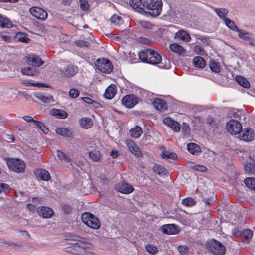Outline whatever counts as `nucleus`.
I'll use <instances>...</instances> for the list:
<instances>
[{"label": "nucleus", "instance_id": "nucleus-1", "mask_svg": "<svg viewBox=\"0 0 255 255\" xmlns=\"http://www.w3.org/2000/svg\"><path fill=\"white\" fill-rule=\"evenodd\" d=\"M130 5L140 13L155 17L161 13L162 2L161 0H131Z\"/></svg>", "mask_w": 255, "mask_h": 255}, {"label": "nucleus", "instance_id": "nucleus-2", "mask_svg": "<svg viewBox=\"0 0 255 255\" xmlns=\"http://www.w3.org/2000/svg\"><path fill=\"white\" fill-rule=\"evenodd\" d=\"M71 246L65 248V251L74 255H96L93 252L94 246L84 238L76 236L69 240Z\"/></svg>", "mask_w": 255, "mask_h": 255}, {"label": "nucleus", "instance_id": "nucleus-3", "mask_svg": "<svg viewBox=\"0 0 255 255\" xmlns=\"http://www.w3.org/2000/svg\"><path fill=\"white\" fill-rule=\"evenodd\" d=\"M83 223L91 228L97 229L100 227L101 223L98 219L90 213H84L81 216Z\"/></svg>", "mask_w": 255, "mask_h": 255}, {"label": "nucleus", "instance_id": "nucleus-4", "mask_svg": "<svg viewBox=\"0 0 255 255\" xmlns=\"http://www.w3.org/2000/svg\"><path fill=\"white\" fill-rule=\"evenodd\" d=\"M207 246L209 251L215 255H223L225 253V246L215 239L208 241Z\"/></svg>", "mask_w": 255, "mask_h": 255}, {"label": "nucleus", "instance_id": "nucleus-5", "mask_svg": "<svg viewBox=\"0 0 255 255\" xmlns=\"http://www.w3.org/2000/svg\"><path fill=\"white\" fill-rule=\"evenodd\" d=\"M7 164L9 169L17 173L23 172L26 167L24 161L15 158L8 159Z\"/></svg>", "mask_w": 255, "mask_h": 255}, {"label": "nucleus", "instance_id": "nucleus-6", "mask_svg": "<svg viewBox=\"0 0 255 255\" xmlns=\"http://www.w3.org/2000/svg\"><path fill=\"white\" fill-rule=\"evenodd\" d=\"M95 66L99 71L104 73H109L113 70L111 62L105 58L97 60L95 62Z\"/></svg>", "mask_w": 255, "mask_h": 255}, {"label": "nucleus", "instance_id": "nucleus-7", "mask_svg": "<svg viewBox=\"0 0 255 255\" xmlns=\"http://www.w3.org/2000/svg\"><path fill=\"white\" fill-rule=\"evenodd\" d=\"M151 64L153 65L158 64V66L161 68L168 69L170 67L169 60L166 59L163 61L161 55L158 52L153 50H152V53Z\"/></svg>", "mask_w": 255, "mask_h": 255}, {"label": "nucleus", "instance_id": "nucleus-8", "mask_svg": "<svg viewBox=\"0 0 255 255\" xmlns=\"http://www.w3.org/2000/svg\"><path fill=\"white\" fill-rule=\"evenodd\" d=\"M226 128L231 134H237L241 131L242 126L238 121L231 120L227 123Z\"/></svg>", "mask_w": 255, "mask_h": 255}, {"label": "nucleus", "instance_id": "nucleus-9", "mask_svg": "<svg viewBox=\"0 0 255 255\" xmlns=\"http://www.w3.org/2000/svg\"><path fill=\"white\" fill-rule=\"evenodd\" d=\"M122 104L128 108L133 107L138 103L137 97L132 94L125 96L122 100Z\"/></svg>", "mask_w": 255, "mask_h": 255}, {"label": "nucleus", "instance_id": "nucleus-10", "mask_svg": "<svg viewBox=\"0 0 255 255\" xmlns=\"http://www.w3.org/2000/svg\"><path fill=\"white\" fill-rule=\"evenodd\" d=\"M31 14L37 19L44 20L47 17V12L43 9L37 7H33L30 8Z\"/></svg>", "mask_w": 255, "mask_h": 255}, {"label": "nucleus", "instance_id": "nucleus-11", "mask_svg": "<svg viewBox=\"0 0 255 255\" xmlns=\"http://www.w3.org/2000/svg\"><path fill=\"white\" fill-rule=\"evenodd\" d=\"M125 143L129 151L135 155L140 157L142 156V153L135 143L131 139H127L125 141Z\"/></svg>", "mask_w": 255, "mask_h": 255}, {"label": "nucleus", "instance_id": "nucleus-12", "mask_svg": "<svg viewBox=\"0 0 255 255\" xmlns=\"http://www.w3.org/2000/svg\"><path fill=\"white\" fill-rule=\"evenodd\" d=\"M115 188L118 192L124 194H129L134 190V188L131 185L126 182L117 184Z\"/></svg>", "mask_w": 255, "mask_h": 255}, {"label": "nucleus", "instance_id": "nucleus-13", "mask_svg": "<svg viewBox=\"0 0 255 255\" xmlns=\"http://www.w3.org/2000/svg\"><path fill=\"white\" fill-rule=\"evenodd\" d=\"M37 212L39 215L43 218H50L54 215V211L50 208L46 206H41L38 209Z\"/></svg>", "mask_w": 255, "mask_h": 255}, {"label": "nucleus", "instance_id": "nucleus-14", "mask_svg": "<svg viewBox=\"0 0 255 255\" xmlns=\"http://www.w3.org/2000/svg\"><path fill=\"white\" fill-rule=\"evenodd\" d=\"M238 36L244 40L246 43L251 46H254V41L252 38V34L242 30H240L238 32Z\"/></svg>", "mask_w": 255, "mask_h": 255}, {"label": "nucleus", "instance_id": "nucleus-15", "mask_svg": "<svg viewBox=\"0 0 255 255\" xmlns=\"http://www.w3.org/2000/svg\"><path fill=\"white\" fill-rule=\"evenodd\" d=\"M27 62L34 67H39L43 63L42 60L37 55H30L26 57Z\"/></svg>", "mask_w": 255, "mask_h": 255}, {"label": "nucleus", "instance_id": "nucleus-16", "mask_svg": "<svg viewBox=\"0 0 255 255\" xmlns=\"http://www.w3.org/2000/svg\"><path fill=\"white\" fill-rule=\"evenodd\" d=\"M78 71L77 66L70 65L61 69V73L65 76L69 77L74 75Z\"/></svg>", "mask_w": 255, "mask_h": 255}, {"label": "nucleus", "instance_id": "nucleus-17", "mask_svg": "<svg viewBox=\"0 0 255 255\" xmlns=\"http://www.w3.org/2000/svg\"><path fill=\"white\" fill-rule=\"evenodd\" d=\"M152 50L146 49L139 53L140 59L143 62L151 64Z\"/></svg>", "mask_w": 255, "mask_h": 255}, {"label": "nucleus", "instance_id": "nucleus-18", "mask_svg": "<svg viewBox=\"0 0 255 255\" xmlns=\"http://www.w3.org/2000/svg\"><path fill=\"white\" fill-rule=\"evenodd\" d=\"M240 136L241 140L249 142L254 140L255 134L254 130L250 128L247 129L245 131H243Z\"/></svg>", "mask_w": 255, "mask_h": 255}, {"label": "nucleus", "instance_id": "nucleus-19", "mask_svg": "<svg viewBox=\"0 0 255 255\" xmlns=\"http://www.w3.org/2000/svg\"><path fill=\"white\" fill-rule=\"evenodd\" d=\"M34 173L42 180L48 181L50 178L49 173L45 169H37L34 171Z\"/></svg>", "mask_w": 255, "mask_h": 255}, {"label": "nucleus", "instance_id": "nucleus-20", "mask_svg": "<svg viewBox=\"0 0 255 255\" xmlns=\"http://www.w3.org/2000/svg\"><path fill=\"white\" fill-rule=\"evenodd\" d=\"M162 230L164 233L167 234H175L178 233V230L174 224L165 225L162 227Z\"/></svg>", "mask_w": 255, "mask_h": 255}, {"label": "nucleus", "instance_id": "nucleus-21", "mask_svg": "<svg viewBox=\"0 0 255 255\" xmlns=\"http://www.w3.org/2000/svg\"><path fill=\"white\" fill-rule=\"evenodd\" d=\"M170 49L171 51L179 55L184 56L186 52L184 48L177 43H172L170 45Z\"/></svg>", "mask_w": 255, "mask_h": 255}, {"label": "nucleus", "instance_id": "nucleus-22", "mask_svg": "<svg viewBox=\"0 0 255 255\" xmlns=\"http://www.w3.org/2000/svg\"><path fill=\"white\" fill-rule=\"evenodd\" d=\"M21 72L23 74L29 75V76H36L37 75L39 71L35 67H28L27 68H22L21 69Z\"/></svg>", "mask_w": 255, "mask_h": 255}, {"label": "nucleus", "instance_id": "nucleus-23", "mask_svg": "<svg viewBox=\"0 0 255 255\" xmlns=\"http://www.w3.org/2000/svg\"><path fill=\"white\" fill-rule=\"evenodd\" d=\"M55 131L57 134L68 138H71L73 135L72 131L66 128H57Z\"/></svg>", "mask_w": 255, "mask_h": 255}, {"label": "nucleus", "instance_id": "nucleus-24", "mask_svg": "<svg viewBox=\"0 0 255 255\" xmlns=\"http://www.w3.org/2000/svg\"><path fill=\"white\" fill-rule=\"evenodd\" d=\"M89 158L93 162H100L101 159V154L99 150L94 149L88 152Z\"/></svg>", "mask_w": 255, "mask_h": 255}, {"label": "nucleus", "instance_id": "nucleus-25", "mask_svg": "<svg viewBox=\"0 0 255 255\" xmlns=\"http://www.w3.org/2000/svg\"><path fill=\"white\" fill-rule=\"evenodd\" d=\"M116 93V87L115 85H110L106 89L104 96L106 98L111 99L114 97Z\"/></svg>", "mask_w": 255, "mask_h": 255}, {"label": "nucleus", "instance_id": "nucleus-26", "mask_svg": "<svg viewBox=\"0 0 255 255\" xmlns=\"http://www.w3.org/2000/svg\"><path fill=\"white\" fill-rule=\"evenodd\" d=\"M79 123L81 127L85 129L89 128L93 124L92 119L88 117L82 118L80 120Z\"/></svg>", "mask_w": 255, "mask_h": 255}, {"label": "nucleus", "instance_id": "nucleus-27", "mask_svg": "<svg viewBox=\"0 0 255 255\" xmlns=\"http://www.w3.org/2000/svg\"><path fill=\"white\" fill-rule=\"evenodd\" d=\"M176 38L185 42H189L191 38L190 35L184 30H179L176 33Z\"/></svg>", "mask_w": 255, "mask_h": 255}, {"label": "nucleus", "instance_id": "nucleus-28", "mask_svg": "<svg viewBox=\"0 0 255 255\" xmlns=\"http://www.w3.org/2000/svg\"><path fill=\"white\" fill-rule=\"evenodd\" d=\"M50 113L52 115L58 118L65 119L68 117L67 113L62 110L53 109L51 110Z\"/></svg>", "mask_w": 255, "mask_h": 255}, {"label": "nucleus", "instance_id": "nucleus-29", "mask_svg": "<svg viewBox=\"0 0 255 255\" xmlns=\"http://www.w3.org/2000/svg\"><path fill=\"white\" fill-rule=\"evenodd\" d=\"M153 104L154 107L158 110H165L166 109V103L163 100L157 98L154 100Z\"/></svg>", "mask_w": 255, "mask_h": 255}, {"label": "nucleus", "instance_id": "nucleus-30", "mask_svg": "<svg viewBox=\"0 0 255 255\" xmlns=\"http://www.w3.org/2000/svg\"><path fill=\"white\" fill-rule=\"evenodd\" d=\"M130 136L134 138L139 137L143 133L142 129L139 126H136L129 130Z\"/></svg>", "mask_w": 255, "mask_h": 255}, {"label": "nucleus", "instance_id": "nucleus-31", "mask_svg": "<svg viewBox=\"0 0 255 255\" xmlns=\"http://www.w3.org/2000/svg\"><path fill=\"white\" fill-rule=\"evenodd\" d=\"M188 151L192 154L198 155L201 152L200 147L195 143H190L187 145Z\"/></svg>", "mask_w": 255, "mask_h": 255}, {"label": "nucleus", "instance_id": "nucleus-32", "mask_svg": "<svg viewBox=\"0 0 255 255\" xmlns=\"http://www.w3.org/2000/svg\"><path fill=\"white\" fill-rule=\"evenodd\" d=\"M193 63L196 67L199 68H203L206 65L205 60L200 56H197L194 58Z\"/></svg>", "mask_w": 255, "mask_h": 255}, {"label": "nucleus", "instance_id": "nucleus-33", "mask_svg": "<svg viewBox=\"0 0 255 255\" xmlns=\"http://www.w3.org/2000/svg\"><path fill=\"white\" fill-rule=\"evenodd\" d=\"M13 24L7 18L0 15V26L3 28H10L12 27Z\"/></svg>", "mask_w": 255, "mask_h": 255}, {"label": "nucleus", "instance_id": "nucleus-34", "mask_svg": "<svg viewBox=\"0 0 255 255\" xmlns=\"http://www.w3.org/2000/svg\"><path fill=\"white\" fill-rule=\"evenodd\" d=\"M253 235V231L249 229H245L241 233L242 238L246 240V241L248 243L251 240Z\"/></svg>", "mask_w": 255, "mask_h": 255}, {"label": "nucleus", "instance_id": "nucleus-35", "mask_svg": "<svg viewBox=\"0 0 255 255\" xmlns=\"http://www.w3.org/2000/svg\"><path fill=\"white\" fill-rule=\"evenodd\" d=\"M214 11L217 15L221 19H222L224 21H225V19H227L228 18L226 17L227 14L229 13V10L226 8H214Z\"/></svg>", "mask_w": 255, "mask_h": 255}, {"label": "nucleus", "instance_id": "nucleus-36", "mask_svg": "<svg viewBox=\"0 0 255 255\" xmlns=\"http://www.w3.org/2000/svg\"><path fill=\"white\" fill-rule=\"evenodd\" d=\"M153 169L155 172L160 176L165 175L168 173L167 170L162 165H155Z\"/></svg>", "mask_w": 255, "mask_h": 255}, {"label": "nucleus", "instance_id": "nucleus-37", "mask_svg": "<svg viewBox=\"0 0 255 255\" xmlns=\"http://www.w3.org/2000/svg\"><path fill=\"white\" fill-rule=\"evenodd\" d=\"M236 80L242 86L245 88H249L250 86L249 82L243 77L237 76L236 78Z\"/></svg>", "mask_w": 255, "mask_h": 255}, {"label": "nucleus", "instance_id": "nucleus-38", "mask_svg": "<svg viewBox=\"0 0 255 255\" xmlns=\"http://www.w3.org/2000/svg\"><path fill=\"white\" fill-rule=\"evenodd\" d=\"M244 182L247 187L255 190V178H247L244 180Z\"/></svg>", "mask_w": 255, "mask_h": 255}, {"label": "nucleus", "instance_id": "nucleus-39", "mask_svg": "<svg viewBox=\"0 0 255 255\" xmlns=\"http://www.w3.org/2000/svg\"><path fill=\"white\" fill-rule=\"evenodd\" d=\"M224 22L226 25L233 31L238 32L240 30L237 26L235 23L230 19H225Z\"/></svg>", "mask_w": 255, "mask_h": 255}, {"label": "nucleus", "instance_id": "nucleus-40", "mask_svg": "<svg viewBox=\"0 0 255 255\" xmlns=\"http://www.w3.org/2000/svg\"><path fill=\"white\" fill-rule=\"evenodd\" d=\"M162 157L164 159H170L172 160H175L177 156L175 153L165 151L162 153Z\"/></svg>", "mask_w": 255, "mask_h": 255}, {"label": "nucleus", "instance_id": "nucleus-41", "mask_svg": "<svg viewBox=\"0 0 255 255\" xmlns=\"http://www.w3.org/2000/svg\"><path fill=\"white\" fill-rule=\"evenodd\" d=\"M182 203L183 205L186 206L191 207L195 205L196 202L194 199L190 197H187L184 199L182 200Z\"/></svg>", "mask_w": 255, "mask_h": 255}, {"label": "nucleus", "instance_id": "nucleus-42", "mask_svg": "<svg viewBox=\"0 0 255 255\" xmlns=\"http://www.w3.org/2000/svg\"><path fill=\"white\" fill-rule=\"evenodd\" d=\"M246 171L252 174H255V165L251 163H247L245 166Z\"/></svg>", "mask_w": 255, "mask_h": 255}, {"label": "nucleus", "instance_id": "nucleus-43", "mask_svg": "<svg viewBox=\"0 0 255 255\" xmlns=\"http://www.w3.org/2000/svg\"><path fill=\"white\" fill-rule=\"evenodd\" d=\"M35 96L37 99L45 103H49L50 102V97L46 96L41 93L36 94Z\"/></svg>", "mask_w": 255, "mask_h": 255}, {"label": "nucleus", "instance_id": "nucleus-44", "mask_svg": "<svg viewBox=\"0 0 255 255\" xmlns=\"http://www.w3.org/2000/svg\"><path fill=\"white\" fill-rule=\"evenodd\" d=\"M147 251L152 255H155L158 252V249L156 247L153 245L149 244L146 246Z\"/></svg>", "mask_w": 255, "mask_h": 255}, {"label": "nucleus", "instance_id": "nucleus-45", "mask_svg": "<svg viewBox=\"0 0 255 255\" xmlns=\"http://www.w3.org/2000/svg\"><path fill=\"white\" fill-rule=\"evenodd\" d=\"M61 209L62 211L66 214H70L72 211L71 206L68 204H63Z\"/></svg>", "mask_w": 255, "mask_h": 255}, {"label": "nucleus", "instance_id": "nucleus-46", "mask_svg": "<svg viewBox=\"0 0 255 255\" xmlns=\"http://www.w3.org/2000/svg\"><path fill=\"white\" fill-rule=\"evenodd\" d=\"M210 69L214 72L218 73L220 72V68L219 65L215 62H211L210 63Z\"/></svg>", "mask_w": 255, "mask_h": 255}, {"label": "nucleus", "instance_id": "nucleus-47", "mask_svg": "<svg viewBox=\"0 0 255 255\" xmlns=\"http://www.w3.org/2000/svg\"><path fill=\"white\" fill-rule=\"evenodd\" d=\"M139 24L142 27L147 29H152L154 26L153 24L146 21H140Z\"/></svg>", "mask_w": 255, "mask_h": 255}, {"label": "nucleus", "instance_id": "nucleus-48", "mask_svg": "<svg viewBox=\"0 0 255 255\" xmlns=\"http://www.w3.org/2000/svg\"><path fill=\"white\" fill-rule=\"evenodd\" d=\"M80 8L84 11L88 10L89 8V4L87 1L86 0H79Z\"/></svg>", "mask_w": 255, "mask_h": 255}, {"label": "nucleus", "instance_id": "nucleus-49", "mask_svg": "<svg viewBox=\"0 0 255 255\" xmlns=\"http://www.w3.org/2000/svg\"><path fill=\"white\" fill-rule=\"evenodd\" d=\"M182 132L186 135H188L190 133V128L189 125L187 123H183L182 125Z\"/></svg>", "mask_w": 255, "mask_h": 255}, {"label": "nucleus", "instance_id": "nucleus-50", "mask_svg": "<svg viewBox=\"0 0 255 255\" xmlns=\"http://www.w3.org/2000/svg\"><path fill=\"white\" fill-rule=\"evenodd\" d=\"M110 20L114 24L118 25L120 23L121 18L119 16L114 15L111 17Z\"/></svg>", "mask_w": 255, "mask_h": 255}, {"label": "nucleus", "instance_id": "nucleus-51", "mask_svg": "<svg viewBox=\"0 0 255 255\" xmlns=\"http://www.w3.org/2000/svg\"><path fill=\"white\" fill-rule=\"evenodd\" d=\"M69 95L71 98H76L79 95V92L75 89H71L69 92Z\"/></svg>", "mask_w": 255, "mask_h": 255}, {"label": "nucleus", "instance_id": "nucleus-52", "mask_svg": "<svg viewBox=\"0 0 255 255\" xmlns=\"http://www.w3.org/2000/svg\"><path fill=\"white\" fill-rule=\"evenodd\" d=\"M178 250L181 255H187L188 251V248L184 246H180Z\"/></svg>", "mask_w": 255, "mask_h": 255}, {"label": "nucleus", "instance_id": "nucleus-53", "mask_svg": "<svg viewBox=\"0 0 255 255\" xmlns=\"http://www.w3.org/2000/svg\"><path fill=\"white\" fill-rule=\"evenodd\" d=\"M75 44L78 46H84L86 47H88L90 45L88 42L81 40L76 41Z\"/></svg>", "mask_w": 255, "mask_h": 255}, {"label": "nucleus", "instance_id": "nucleus-54", "mask_svg": "<svg viewBox=\"0 0 255 255\" xmlns=\"http://www.w3.org/2000/svg\"><path fill=\"white\" fill-rule=\"evenodd\" d=\"M170 128L174 131H176V132H178L180 130V125L179 124L174 121V122L173 123L172 125H171V126H170Z\"/></svg>", "mask_w": 255, "mask_h": 255}, {"label": "nucleus", "instance_id": "nucleus-55", "mask_svg": "<svg viewBox=\"0 0 255 255\" xmlns=\"http://www.w3.org/2000/svg\"><path fill=\"white\" fill-rule=\"evenodd\" d=\"M57 156L61 159L67 161L69 160V158L64 152L59 150L57 151Z\"/></svg>", "mask_w": 255, "mask_h": 255}, {"label": "nucleus", "instance_id": "nucleus-56", "mask_svg": "<svg viewBox=\"0 0 255 255\" xmlns=\"http://www.w3.org/2000/svg\"><path fill=\"white\" fill-rule=\"evenodd\" d=\"M193 168L197 171L204 172L207 170V168L203 165H196L193 166Z\"/></svg>", "mask_w": 255, "mask_h": 255}, {"label": "nucleus", "instance_id": "nucleus-57", "mask_svg": "<svg viewBox=\"0 0 255 255\" xmlns=\"http://www.w3.org/2000/svg\"><path fill=\"white\" fill-rule=\"evenodd\" d=\"M20 36H19L18 38L19 41L20 42L23 43H28L30 42V39L28 37L22 34H21Z\"/></svg>", "mask_w": 255, "mask_h": 255}, {"label": "nucleus", "instance_id": "nucleus-58", "mask_svg": "<svg viewBox=\"0 0 255 255\" xmlns=\"http://www.w3.org/2000/svg\"><path fill=\"white\" fill-rule=\"evenodd\" d=\"M174 120L171 119L170 118L167 117L164 118L163 122L165 124L170 127L174 122Z\"/></svg>", "mask_w": 255, "mask_h": 255}, {"label": "nucleus", "instance_id": "nucleus-59", "mask_svg": "<svg viewBox=\"0 0 255 255\" xmlns=\"http://www.w3.org/2000/svg\"><path fill=\"white\" fill-rule=\"evenodd\" d=\"M194 50L197 54L200 55H203L204 53L203 49L199 45H196L195 46Z\"/></svg>", "mask_w": 255, "mask_h": 255}, {"label": "nucleus", "instance_id": "nucleus-60", "mask_svg": "<svg viewBox=\"0 0 255 255\" xmlns=\"http://www.w3.org/2000/svg\"><path fill=\"white\" fill-rule=\"evenodd\" d=\"M27 85H32L35 87H47V85L46 84L43 83H28L27 84Z\"/></svg>", "mask_w": 255, "mask_h": 255}, {"label": "nucleus", "instance_id": "nucleus-61", "mask_svg": "<svg viewBox=\"0 0 255 255\" xmlns=\"http://www.w3.org/2000/svg\"><path fill=\"white\" fill-rule=\"evenodd\" d=\"M23 119L27 122H34L35 121V120L30 116H24L23 117Z\"/></svg>", "mask_w": 255, "mask_h": 255}, {"label": "nucleus", "instance_id": "nucleus-62", "mask_svg": "<svg viewBox=\"0 0 255 255\" xmlns=\"http://www.w3.org/2000/svg\"><path fill=\"white\" fill-rule=\"evenodd\" d=\"M87 104H91L93 102V100L89 97H82L81 98Z\"/></svg>", "mask_w": 255, "mask_h": 255}, {"label": "nucleus", "instance_id": "nucleus-63", "mask_svg": "<svg viewBox=\"0 0 255 255\" xmlns=\"http://www.w3.org/2000/svg\"><path fill=\"white\" fill-rule=\"evenodd\" d=\"M33 123H34V125L35 126H36L38 128H42V127H43V124L42 123L40 122V121L35 120Z\"/></svg>", "mask_w": 255, "mask_h": 255}, {"label": "nucleus", "instance_id": "nucleus-64", "mask_svg": "<svg viewBox=\"0 0 255 255\" xmlns=\"http://www.w3.org/2000/svg\"><path fill=\"white\" fill-rule=\"evenodd\" d=\"M27 207L30 211H34L36 209V206L31 204H27Z\"/></svg>", "mask_w": 255, "mask_h": 255}]
</instances>
